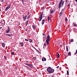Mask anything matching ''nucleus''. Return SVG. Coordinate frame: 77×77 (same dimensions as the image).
Instances as JSON below:
<instances>
[{
  "label": "nucleus",
  "instance_id": "1",
  "mask_svg": "<svg viewBox=\"0 0 77 77\" xmlns=\"http://www.w3.org/2000/svg\"><path fill=\"white\" fill-rule=\"evenodd\" d=\"M47 71L50 73V74H51V73H53L54 71V70L53 69H52L51 68L48 67L47 69Z\"/></svg>",
  "mask_w": 77,
  "mask_h": 77
},
{
  "label": "nucleus",
  "instance_id": "2",
  "mask_svg": "<svg viewBox=\"0 0 77 77\" xmlns=\"http://www.w3.org/2000/svg\"><path fill=\"white\" fill-rule=\"evenodd\" d=\"M64 2H65V1H63V0H61L58 5V8L59 9L60 8V7H63L64 4Z\"/></svg>",
  "mask_w": 77,
  "mask_h": 77
},
{
  "label": "nucleus",
  "instance_id": "3",
  "mask_svg": "<svg viewBox=\"0 0 77 77\" xmlns=\"http://www.w3.org/2000/svg\"><path fill=\"white\" fill-rule=\"evenodd\" d=\"M50 35H48L47 36V38L46 39V44L48 45L49 44V41H50Z\"/></svg>",
  "mask_w": 77,
  "mask_h": 77
},
{
  "label": "nucleus",
  "instance_id": "4",
  "mask_svg": "<svg viewBox=\"0 0 77 77\" xmlns=\"http://www.w3.org/2000/svg\"><path fill=\"white\" fill-rule=\"evenodd\" d=\"M43 14H41L39 16V17L38 18V20L39 21H41V20H42V17H43Z\"/></svg>",
  "mask_w": 77,
  "mask_h": 77
},
{
  "label": "nucleus",
  "instance_id": "5",
  "mask_svg": "<svg viewBox=\"0 0 77 77\" xmlns=\"http://www.w3.org/2000/svg\"><path fill=\"white\" fill-rule=\"evenodd\" d=\"M10 7L11 6L10 5H9L5 9L6 11H8V9H9Z\"/></svg>",
  "mask_w": 77,
  "mask_h": 77
},
{
  "label": "nucleus",
  "instance_id": "6",
  "mask_svg": "<svg viewBox=\"0 0 77 77\" xmlns=\"http://www.w3.org/2000/svg\"><path fill=\"white\" fill-rule=\"evenodd\" d=\"M9 32H10V28H9V27L8 28V29L6 31V33H9Z\"/></svg>",
  "mask_w": 77,
  "mask_h": 77
},
{
  "label": "nucleus",
  "instance_id": "7",
  "mask_svg": "<svg viewBox=\"0 0 77 77\" xmlns=\"http://www.w3.org/2000/svg\"><path fill=\"white\" fill-rule=\"evenodd\" d=\"M20 45H21V46H24V44L23 43V42H20Z\"/></svg>",
  "mask_w": 77,
  "mask_h": 77
},
{
  "label": "nucleus",
  "instance_id": "8",
  "mask_svg": "<svg viewBox=\"0 0 77 77\" xmlns=\"http://www.w3.org/2000/svg\"><path fill=\"white\" fill-rule=\"evenodd\" d=\"M6 35L7 36H12V34H7Z\"/></svg>",
  "mask_w": 77,
  "mask_h": 77
},
{
  "label": "nucleus",
  "instance_id": "9",
  "mask_svg": "<svg viewBox=\"0 0 77 77\" xmlns=\"http://www.w3.org/2000/svg\"><path fill=\"white\" fill-rule=\"evenodd\" d=\"M62 13L63 12L62 11H61V12L60 13V17H61L62 15Z\"/></svg>",
  "mask_w": 77,
  "mask_h": 77
},
{
  "label": "nucleus",
  "instance_id": "10",
  "mask_svg": "<svg viewBox=\"0 0 77 77\" xmlns=\"http://www.w3.org/2000/svg\"><path fill=\"white\" fill-rule=\"evenodd\" d=\"M2 47H5V43H2Z\"/></svg>",
  "mask_w": 77,
  "mask_h": 77
},
{
  "label": "nucleus",
  "instance_id": "11",
  "mask_svg": "<svg viewBox=\"0 0 77 77\" xmlns=\"http://www.w3.org/2000/svg\"><path fill=\"white\" fill-rule=\"evenodd\" d=\"M45 20H43L42 21V25H43V24H44V22H45L44 21Z\"/></svg>",
  "mask_w": 77,
  "mask_h": 77
},
{
  "label": "nucleus",
  "instance_id": "12",
  "mask_svg": "<svg viewBox=\"0 0 77 77\" xmlns=\"http://www.w3.org/2000/svg\"><path fill=\"white\" fill-rule=\"evenodd\" d=\"M57 56H58V57L59 58L60 57V55H59V53H57Z\"/></svg>",
  "mask_w": 77,
  "mask_h": 77
},
{
  "label": "nucleus",
  "instance_id": "13",
  "mask_svg": "<svg viewBox=\"0 0 77 77\" xmlns=\"http://www.w3.org/2000/svg\"><path fill=\"white\" fill-rule=\"evenodd\" d=\"M32 28H33V29H36V27H35V25H32Z\"/></svg>",
  "mask_w": 77,
  "mask_h": 77
},
{
  "label": "nucleus",
  "instance_id": "14",
  "mask_svg": "<svg viewBox=\"0 0 77 77\" xmlns=\"http://www.w3.org/2000/svg\"><path fill=\"white\" fill-rule=\"evenodd\" d=\"M23 20L25 21L26 20V19L27 18V17H23Z\"/></svg>",
  "mask_w": 77,
  "mask_h": 77
},
{
  "label": "nucleus",
  "instance_id": "15",
  "mask_svg": "<svg viewBox=\"0 0 77 77\" xmlns=\"http://www.w3.org/2000/svg\"><path fill=\"white\" fill-rule=\"evenodd\" d=\"M48 21H49V20H50L51 18H50V17H49V16H48Z\"/></svg>",
  "mask_w": 77,
  "mask_h": 77
},
{
  "label": "nucleus",
  "instance_id": "16",
  "mask_svg": "<svg viewBox=\"0 0 77 77\" xmlns=\"http://www.w3.org/2000/svg\"><path fill=\"white\" fill-rule=\"evenodd\" d=\"M29 21H26V25L27 26V24H28V23Z\"/></svg>",
  "mask_w": 77,
  "mask_h": 77
},
{
  "label": "nucleus",
  "instance_id": "17",
  "mask_svg": "<svg viewBox=\"0 0 77 77\" xmlns=\"http://www.w3.org/2000/svg\"><path fill=\"white\" fill-rule=\"evenodd\" d=\"M66 51H68V47L67 46H66Z\"/></svg>",
  "mask_w": 77,
  "mask_h": 77
},
{
  "label": "nucleus",
  "instance_id": "18",
  "mask_svg": "<svg viewBox=\"0 0 77 77\" xmlns=\"http://www.w3.org/2000/svg\"><path fill=\"white\" fill-rule=\"evenodd\" d=\"M50 12H51V14H52V13H53V10H51Z\"/></svg>",
  "mask_w": 77,
  "mask_h": 77
},
{
  "label": "nucleus",
  "instance_id": "19",
  "mask_svg": "<svg viewBox=\"0 0 77 77\" xmlns=\"http://www.w3.org/2000/svg\"><path fill=\"white\" fill-rule=\"evenodd\" d=\"M30 16L29 15V16L27 17V20H28V19H29V18H30Z\"/></svg>",
  "mask_w": 77,
  "mask_h": 77
},
{
  "label": "nucleus",
  "instance_id": "20",
  "mask_svg": "<svg viewBox=\"0 0 77 77\" xmlns=\"http://www.w3.org/2000/svg\"><path fill=\"white\" fill-rule=\"evenodd\" d=\"M29 40H30V41H29V42H30V43H31V42H32V40H31L30 39H29Z\"/></svg>",
  "mask_w": 77,
  "mask_h": 77
},
{
  "label": "nucleus",
  "instance_id": "21",
  "mask_svg": "<svg viewBox=\"0 0 77 77\" xmlns=\"http://www.w3.org/2000/svg\"><path fill=\"white\" fill-rule=\"evenodd\" d=\"M67 75H69V72H68V70H67Z\"/></svg>",
  "mask_w": 77,
  "mask_h": 77
},
{
  "label": "nucleus",
  "instance_id": "22",
  "mask_svg": "<svg viewBox=\"0 0 77 77\" xmlns=\"http://www.w3.org/2000/svg\"><path fill=\"white\" fill-rule=\"evenodd\" d=\"M66 21L67 22L68 21V19H67V17H66L65 18Z\"/></svg>",
  "mask_w": 77,
  "mask_h": 77
},
{
  "label": "nucleus",
  "instance_id": "23",
  "mask_svg": "<svg viewBox=\"0 0 77 77\" xmlns=\"http://www.w3.org/2000/svg\"><path fill=\"white\" fill-rule=\"evenodd\" d=\"M74 40H73V39H72V40H70V42H73Z\"/></svg>",
  "mask_w": 77,
  "mask_h": 77
},
{
  "label": "nucleus",
  "instance_id": "24",
  "mask_svg": "<svg viewBox=\"0 0 77 77\" xmlns=\"http://www.w3.org/2000/svg\"><path fill=\"white\" fill-rule=\"evenodd\" d=\"M11 54H12V55H13V56H14V52H12Z\"/></svg>",
  "mask_w": 77,
  "mask_h": 77
},
{
  "label": "nucleus",
  "instance_id": "25",
  "mask_svg": "<svg viewBox=\"0 0 77 77\" xmlns=\"http://www.w3.org/2000/svg\"><path fill=\"white\" fill-rule=\"evenodd\" d=\"M43 59H44V61H46V58H45L43 57Z\"/></svg>",
  "mask_w": 77,
  "mask_h": 77
},
{
  "label": "nucleus",
  "instance_id": "26",
  "mask_svg": "<svg viewBox=\"0 0 77 77\" xmlns=\"http://www.w3.org/2000/svg\"><path fill=\"white\" fill-rule=\"evenodd\" d=\"M25 40L26 41H29V40L27 39L26 38Z\"/></svg>",
  "mask_w": 77,
  "mask_h": 77
},
{
  "label": "nucleus",
  "instance_id": "27",
  "mask_svg": "<svg viewBox=\"0 0 77 77\" xmlns=\"http://www.w3.org/2000/svg\"><path fill=\"white\" fill-rule=\"evenodd\" d=\"M77 53V49L76 50V52L74 54H76Z\"/></svg>",
  "mask_w": 77,
  "mask_h": 77
},
{
  "label": "nucleus",
  "instance_id": "28",
  "mask_svg": "<svg viewBox=\"0 0 77 77\" xmlns=\"http://www.w3.org/2000/svg\"><path fill=\"white\" fill-rule=\"evenodd\" d=\"M70 55H71V53L69 52L68 55L69 56Z\"/></svg>",
  "mask_w": 77,
  "mask_h": 77
},
{
  "label": "nucleus",
  "instance_id": "29",
  "mask_svg": "<svg viewBox=\"0 0 77 77\" xmlns=\"http://www.w3.org/2000/svg\"><path fill=\"white\" fill-rule=\"evenodd\" d=\"M44 46H45V47H46V44L44 43Z\"/></svg>",
  "mask_w": 77,
  "mask_h": 77
},
{
  "label": "nucleus",
  "instance_id": "30",
  "mask_svg": "<svg viewBox=\"0 0 77 77\" xmlns=\"http://www.w3.org/2000/svg\"><path fill=\"white\" fill-rule=\"evenodd\" d=\"M74 24H75V22L73 23V25H74Z\"/></svg>",
  "mask_w": 77,
  "mask_h": 77
},
{
  "label": "nucleus",
  "instance_id": "31",
  "mask_svg": "<svg viewBox=\"0 0 77 77\" xmlns=\"http://www.w3.org/2000/svg\"><path fill=\"white\" fill-rule=\"evenodd\" d=\"M73 26H75V27H76V24H75L73 25Z\"/></svg>",
  "mask_w": 77,
  "mask_h": 77
},
{
  "label": "nucleus",
  "instance_id": "32",
  "mask_svg": "<svg viewBox=\"0 0 77 77\" xmlns=\"http://www.w3.org/2000/svg\"><path fill=\"white\" fill-rule=\"evenodd\" d=\"M29 66H33L32 65V64H29Z\"/></svg>",
  "mask_w": 77,
  "mask_h": 77
},
{
  "label": "nucleus",
  "instance_id": "33",
  "mask_svg": "<svg viewBox=\"0 0 77 77\" xmlns=\"http://www.w3.org/2000/svg\"><path fill=\"white\" fill-rule=\"evenodd\" d=\"M23 4H24V0H22Z\"/></svg>",
  "mask_w": 77,
  "mask_h": 77
},
{
  "label": "nucleus",
  "instance_id": "34",
  "mask_svg": "<svg viewBox=\"0 0 77 77\" xmlns=\"http://www.w3.org/2000/svg\"><path fill=\"white\" fill-rule=\"evenodd\" d=\"M44 61V58H42V61Z\"/></svg>",
  "mask_w": 77,
  "mask_h": 77
},
{
  "label": "nucleus",
  "instance_id": "35",
  "mask_svg": "<svg viewBox=\"0 0 77 77\" xmlns=\"http://www.w3.org/2000/svg\"><path fill=\"white\" fill-rule=\"evenodd\" d=\"M59 68V66H57V68Z\"/></svg>",
  "mask_w": 77,
  "mask_h": 77
},
{
  "label": "nucleus",
  "instance_id": "36",
  "mask_svg": "<svg viewBox=\"0 0 77 77\" xmlns=\"http://www.w3.org/2000/svg\"><path fill=\"white\" fill-rule=\"evenodd\" d=\"M64 11V9H63L61 11H62H62Z\"/></svg>",
  "mask_w": 77,
  "mask_h": 77
},
{
  "label": "nucleus",
  "instance_id": "37",
  "mask_svg": "<svg viewBox=\"0 0 77 77\" xmlns=\"http://www.w3.org/2000/svg\"><path fill=\"white\" fill-rule=\"evenodd\" d=\"M67 1H68V0H66V3H67Z\"/></svg>",
  "mask_w": 77,
  "mask_h": 77
},
{
  "label": "nucleus",
  "instance_id": "38",
  "mask_svg": "<svg viewBox=\"0 0 77 77\" xmlns=\"http://www.w3.org/2000/svg\"><path fill=\"white\" fill-rule=\"evenodd\" d=\"M45 9V8L44 7L42 8V9Z\"/></svg>",
  "mask_w": 77,
  "mask_h": 77
},
{
  "label": "nucleus",
  "instance_id": "39",
  "mask_svg": "<svg viewBox=\"0 0 77 77\" xmlns=\"http://www.w3.org/2000/svg\"><path fill=\"white\" fill-rule=\"evenodd\" d=\"M43 35L44 36H45V35L44 33H43Z\"/></svg>",
  "mask_w": 77,
  "mask_h": 77
},
{
  "label": "nucleus",
  "instance_id": "40",
  "mask_svg": "<svg viewBox=\"0 0 77 77\" xmlns=\"http://www.w3.org/2000/svg\"><path fill=\"white\" fill-rule=\"evenodd\" d=\"M33 59H35V60L34 59V60H35V57H33Z\"/></svg>",
  "mask_w": 77,
  "mask_h": 77
},
{
  "label": "nucleus",
  "instance_id": "41",
  "mask_svg": "<svg viewBox=\"0 0 77 77\" xmlns=\"http://www.w3.org/2000/svg\"><path fill=\"white\" fill-rule=\"evenodd\" d=\"M62 45H60V47H62Z\"/></svg>",
  "mask_w": 77,
  "mask_h": 77
},
{
  "label": "nucleus",
  "instance_id": "42",
  "mask_svg": "<svg viewBox=\"0 0 77 77\" xmlns=\"http://www.w3.org/2000/svg\"><path fill=\"white\" fill-rule=\"evenodd\" d=\"M27 65H30L29 64H27Z\"/></svg>",
  "mask_w": 77,
  "mask_h": 77
},
{
  "label": "nucleus",
  "instance_id": "43",
  "mask_svg": "<svg viewBox=\"0 0 77 77\" xmlns=\"http://www.w3.org/2000/svg\"><path fill=\"white\" fill-rule=\"evenodd\" d=\"M2 27H0V29H2Z\"/></svg>",
  "mask_w": 77,
  "mask_h": 77
},
{
  "label": "nucleus",
  "instance_id": "44",
  "mask_svg": "<svg viewBox=\"0 0 77 77\" xmlns=\"http://www.w3.org/2000/svg\"><path fill=\"white\" fill-rule=\"evenodd\" d=\"M75 1L76 2H77V0H75Z\"/></svg>",
  "mask_w": 77,
  "mask_h": 77
},
{
  "label": "nucleus",
  "instance_id": "45",
  "mask_svg": "<svg viewBox=\"0 0 77 77\" xmlns=\"http://www.w3.org/2000/svg\"><path fill=\"white\" fill-rule=\"evenodd\" d=\"M4 0H2V1H1V2H3V1H4Z\"/></svg>",
  "mask_w": 77,
  "mask_h": 77
},
{
  "label": "nucleus",
  "instance_id": "46",
  "mask_svg": "<svg viewBox=\"0 0 77 77\" xmlns=\"http://www.w3.org/2000/svg\"><path fill=\"white\" fill-rule=\"evenodd\" d=\"M69 6V5H67V6Z\"/></svg>",
  "mask_w": 77,
  "mask_h": 77
},
{
  "label": "nucleus",
  "instance_id": "47",
  "mask_svg": "<svg viewBox=\"0 0 77 77\" xmlns=\"http://www.w3.org/2000/svg\"><path fill=\"white\" fill-rule=\"evenodd\" d=\"M25 17H27V16L26 15V16H25Z\"/></svg>",
  "mask_w": 77,
  "mask_h": 77
},
{
  "label": "nucleus",
  "instance_id": "48",
  "mask_svg": "<svg viewBox=\"0 0 77 77\" xmlns=\"http://www.w3.org/2000/svg\"><path fill=\"white\" fill-rule=\"evenodd\" d=\"M36 50L37 51H38V50L36 49Z\"/></svg>",
  "mask_w": 77,
  "mask_h": 77
},
{
  "label": "nucleus",
  "instance_id": "49",
  "mask_svg": "<svg viewBox=\"0 0 77 77\" xmlns=\"http://www.w3.org/2000/svg\"><path fill=\"white\" fill-rule=\"evenodd\" d=\"M29 14H28V15H29Z\"/></svg>",
  "mask_w": 77,
  "mask_h": 77
},
{
  "label": "nucleus",
  "instance_id": "50",
  "mask_svg": "<svg viewBox=\"0 0 77 77\" xmlns=\"http://www.w3.org/2000/svg\"><path fill=\"white\" fill-rule=\"evenodd\" d=\"M4 24H5V22H4Z\"/></svg>",
  "mask_w": 77,
  "mask_h": 77
},
{
  "label": "nucleus",
  "instance_id": "51",
  "mask_svg": "<svg viewBox=\"0 0 77 77\" xmlns=\"http://www.w3.org/2000/svg\"><path fill=\"white\" fill-rule=\"evenodd\" d=\"M23 17H24V16L23 15Z\"/></svg>",
  "mask_w": 77,
  "mask_h": 77
},
{
  "label": "nucleus",
  "instance_id": "52",
  "mask_svg": "<svg viewBox=\"0 0 77 77\" xmlns=\"http://www.w3.org/2000/svg\"><path fill=\"white\" fill-rule=\"evenodd\" d=\"M69 5H70V3L69 4Z\"/></svg>",
  "mask_w": 77,
  "mask_h": 77
},
{
  "label": "nucleus",
  "instance_id": "53",
  "mask_svg": "<svg viewBox=\"0 0 77 77\" xmlns=\"http://www.w3.org/2000/svg\"><path fill=\"white\" fill-rule=\"evenodd\" d=\"M26 62H28V61H26Z\"/></svg>",
  "mask_w": 77,
  "mask_h": 77
},
{
  "label": "nucleus",
  "instance_id": "54",
  "mask_svg": "<svg viewBox=\"0 0 77 77\" xmlns=\"http://www.w3.org/2000/svg\"><path fill=\"white\" fill-rule=\"evenodd\" d=\"M6 59V58H5V59Z\"/></svg>",
  "mask_w": 77,
  "mask_h": 77
}]
</instances>
